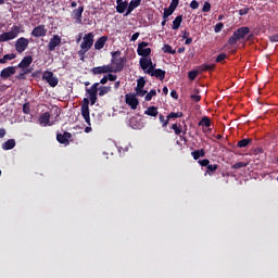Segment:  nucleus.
<instances>
[{
	"label": "nucleus",
	"mask_w": 278,
	"mask_h": 278,
	"mask_svg": "<svg viewBox=\"0 0 278 278\" xmlns=\"http://www.w3.org/2000/svg\"><path fill=\"white\" fill-rule=\"evenodd\" d=\"M92 45H94V34L88 33L83 37L80 50L78 51V56L80 58L81 62L86 60V53L92 49Z\"/></svg>",
	"instance_id": "obj_1"
},
{
	"label": "nucleus",
	"mask_w": 278,
	"mask_h": 278,
	"mask_svg": "<svg viewBox=\"0 0 278 278\" xmlns=\"http://www.w3.org/2000/svg\"><path fill=\"white\" fill-rule=\"evenodd\" d=\"M24 33L25 30L22 25H13L10 31H5L0 35V42H10V40L18 38V35Z\"/></svg>",
	"instance_id": "obj_2"
},
{
	"label": "nucleus",
	"mask_w": 278,
	"mask_h": 278,
	"mask_svg": "<svg viewBox=\"0 0 278 278\" xmlns=\"http://www.w3.org/2000/svg\"><path fill=\"white\" fill-rule=\"evenodd\" d=\"M89 105H90V100H88V98H85L83 100L80 112H81L83 118H85V122L89 126V127L85 128L86 134H90V131H92V127H90V125H92V124L90 123V106Z\"/></svg>",
	"instance_id": "obj_3"
},
{
	"label": "nucleus",
	"mask_w": 278,
	"mask_h": 278,
	"mask_svg": "<svg viewBox=\"0 0 278 278\" xmlns=\"http://www.w3.org/2000/svg\"><path fill=\"white\" fill-rule=\"evenodd\" d=\"M109 66H111L112 73L123 71V66H125V59L121 58V51H115L112 53V63Z\"/></svg>",
	"instance_id": "obj_4"
},
{
	"label": "nucleus",
	"mask_w": 278,
	"mask_h": 278,
	"mask_svg": "<svg viewBox=\"0 0 278 278\" xmlns=\"http://www.w3.org/2000/svg\"><path fill=\"white\" fill-rule=\"evenodd\" d=\"M249 31H251V29L247 26H243V27L237 29L232 34V36L228 39V43L229 45H236L238 42V40L244 39L247 34H249Z\"/></svg>",
	"instance_id": "obj_5"
},
{
	"label": "nucleus",
	"mask_w": 278,
	"mask_h": 278,
	"mask_svg": "<svg viewBox=\"0 0 278 278\" xmlns=\"http://www.w3.org/2000/svg\"><path fill=\"white\" fill-rule=\"evenodd\" d=\"M14 47L17 53H24V51H27V48L29 47V39L21 37L15 41Z\"/></svg>",
	"instance_id": "obj_6"
},
{
	"label": "nucleus",
	"mask_w": 278,
	"mask_h": 278,
	"mask_svg": "<svg viewBox=\"0 0 278 278\" xmlns=\"http://www.w3.org/2000/svg\"><path fill=\"white\" fill-rule=\"evenodd\" d=\"M139 64L142 71H144V73H147L148 75L153 68H155V65L153 64V61L151 60V58H147V56L141 58L139 61Z\"/></svg>",
	"instance_id": "obj_7"
},
{
	"label": "nucleus",
	"mask_w": 278,
	"mask_h": 278,
	"mask_svg": "<svg viewBox=\"0 0 278 278\" xmlns=\"http://www.w3.org/2000/svg\"><path fill=\"white\" fill-rule=\"evenodd\" d=\"M38 123L41 127H51L55 125V122H51V113L49 112L42 113L38 118Z\"/></svg>",
	"instance_id": "obj_8"
},
{
	"label": "nucleus",
	"mask_w": 278,
	"mask_h": 278,
	"mask_svg": "<svg viewBox=\"0 0 278 278\" xmlns=\"http://www.w3.org/2000/svg\"><path fill=\"white\" fill-rule=\"evenodd\" d=\"M42 79H45V81H47V84H49V86H51V88H55V86H58L59 84V79L58 77H55L53 75V72H49V71H46L42 75Z\"/></svg>",
	"instance_id": "obj_9"
},
{
	"label": "nucleus",
	"mask_w": 278,
	"mask_h": 278,
	"mask_svg": "<svg viewBox=\"0 0 278 278\" xmlns=\"http://www.w3.org/2000/svg\"><path fill=\"white\" fill-rule=\"evenodd\" d=\"M138 55H141V58H149L151 55V48H149L148 42H140L137 48Z\"/></svg>",
	"instance_id": "obj_10"
},
{
	"label": "nucleus",
	"mask_w": 278,
	"mask_h": 278,
	"mask_svg": "<svg viewBox=\"0 0 278 278\" xmlns=\"http://www.w3.org/2000/svg\"><path fill=\"white\" fill-rule=\"evenodd\" d=\"M60 45H62V37L60 35H53L48 43V50L54 51L56 47H60Z\"/></svg>",
	"instance_id": "obj_11"
},
{
	"label": "nucleus",
	"mask_w": 278,
	"mask_h": 278,
	"mask_svg": "<svg viewBox=\"0 0 278 278\" xmlns=\"http://www.w3.org/2000/svg\"><path fill=\"white\" fill-rule=\"evenodd\" d=\"M31 36H34V38H45V36H47L46 26L45 25L36 26L31 31Z\"/></svg>",
	"instance_id": "obj_12"
},
{
	"label": "nucleus",
	"mask_w": 278,
	"mask_h": 278,
	"mask_svg": "<svg viewBox=\"0 0 278 278\" xmlns=\"http://www.w3.org/2000/svg\"><path fill=\"white\" fill-rule=\"evenodd\" d=\"M15 74H16V66H9L1 71L0 77H1V79H8V78L12 77V75H15Z\"/></svg>",
	"instance_id": "obj_13"
},
{
	"label": "nucleus",
	"mask_w": 278,
	"mask_h": 278,
	"mask_svg": "<svg viewBox=\"0 0 278 278\" xmlns=\"http://www.w3.org/2000/svg\"><path fill=\"white\" fill-rule=\"evenodd\" d=\"M125 99H126L127 105H129L131 110H136L138 108L139 101H138V98H136V96L131 93H127L125 96Z\"/></svg>",
	"instance_id": "obj_14"
},
{
	"label": "nucleus",
	"mask_w": 278,
	"mask_h": 278,
	"mask_svg": "<svg viewBox=\"0 0 278 278\" xmlns=\"http://www.w3.org/2000/svg\"><path fill=\"white\" fill-rule=\"evenodd\" d=\"M112 65H103V66H98V67H93L91 70V72L93 73V75H103L105 73H113L112 72Z\"/></svg>",
	"instance_id": "obj_15"
},
{
	"label": "nucleus",
	"mask_w": 278,
	"mask_h": 278,
	"mask_svg": "<svg viewBox=\"0 0 278 278\" xmlns=\"http://www.w3.org/2000/svg\"><path fill=\"white\" fill-rule=\"evenodd\" d=\"M31 62H34V58H31V55L24 56L17 65V68H29V66H31Z\"/></svg>",
	"instance_id": "obj_16"
},
{
	"label": "nucleus",
	"mask_w": 278,
	"mask_h": 278,
	"mask_svg": "<svg viewBox=\"0 0 278 278\" xmlns=\"http://www.w3.org/2000/svg\"><path fill=\"white\" fill-rule=\"evenodd\" d=\"M148 75H151V77H156V79H161V81H164V78L166 77V72L163 70L153 68Z\"/></svg>",
	"instance_id": "obj_17"
},
{
	"label": "nucleus",
	"mask_w": 278,
	"mask_h": 278,
	"mask_svg": "<svg viewBox=\"0 0 278 278\" xmlns=\"http://www.w3.org/2000/svg\"><path fill=\"white\" fill-rule=\"evenodd\" d=\"M70 138H73L71 132H64L63 135L62 134L56 135V140H58V142H60V144H68Z\"/></svg>",
	"instance_id": "obj_18"
},
{
	"label": "nucleus",
	"mask_w": 278,
	"mask_h": 278,
	"mask_svg": "<svg viewBox=\"0 0 278 278\" xmlns=\"http://www.w3.org/2000/svg\"><path fill=\"white\" fill-rule=\"evenodd\" d=\"M105 42H108V36H102L94 42V49L96 51H101L103 47H105Z\"/></svg>",
	"instance_id": "obj_19"
},
{
	"label": "nucleus",
	"mask_w": 278,
	"mask_h": 278,
	"mask_svg": "<svg viewBox=\"0 0 278 278\" xmlns=\"http://www.w3.org/2000/svg\"><path fill=\"white\" fill-rule=\"evenodd\" d=\"M142 3V0H131L128 4L126 16H129V13L136 10Z\"/></svg>",
	"instance_id": "obj_20"
},
{
	"label": "nucleus",
	"mask_w": 278,
	"mask_h": 278,
	"mask_svg": "<svg viewBox=\"0 0 278 278\" xmlns=\"http://www.w3.org/2000/svg\"><path fill=\"white\" fill-rule=\"evenodd\" d=\"M81 14H84V7H79L73 11V18H75L78 24H81Z\"/></svg>",
	"instance_id": "obj_21"
},
{
	"label": "nucleus",
	"mask_w": 278,
	"mask_h": 278,
	"mask_svg": "<svg viewBox=\"0 0 278 278\" xmlns=\"http://www.w3.org/2000/svg\"><path fill=\"white\" fill-rule=\"evenodd\" d=\"M14 147H16V141L14 139H9L2 144L4 151H10V149H14Z\"/></svg>",
	"instance_id": "obj_22"
},
{
	"label": "nucleus",
	"mask_w": 278,
	"mask_h": 278,
	"mask_svg": "<svg viewBox=\"0 0 278 278\" xmlns=\"http://www.w3.org/2000/svg\"><path fill=\"white\" fill-rule=\"evenodd\" d=\"M144 114L147 116H157V114H160V112L157 111V106H149L146 111Z\"/></svg>",
	"instance_id": "obj_23"
},
{
	"label": "nucleus",
	"mask_w": 278,
	"mask_h": 278,
	"mask_svg": "<svg viewBox=\"0 0 278 278\" xmlns=\"http://www.w3.org/2000/svg\"><path fill=\"white\" fill-rule=\"evenodd\" d=\"M191 155H192L193 160H199L200 157H205V150L204 149L195 150V151L191 152Z\"/></svg>",
	"instance_id": "obj_24"
},
{
	"label": "nucleus",
	"mask_w": 278,
	"mask_h": 278,
	"mask_svg": "<svg viewBox=\"0 0 278 278\" xmlns=\"http://www.w3.org/2000/svg\"><path fill=\"white\" fill-rule=\"evenodd\" d=\"M127 8H129V3L127 1H124L117 4L116 11L118 12V14H123L125 13V10H127Z\"/></svg>",
	"instance_id": "obj_25"
},
{
	"label": "nucleus",
	"mask_w": 278,
	"mask_h": 278,
	"mask_svg": "<svg viewBox=\"0 0 278 278\" xmlns=\"http://www.w3.org/2000/svg\"><path fill=\"white\" fill-rule=\"evenodd\" d=\"M182 21H184V16L178 15V16L173 21L172 29H178L179 27H181Z\"/></svg>",
	"instance_id": "obj_26"
},
{
	"label": "nucleus",
	"mask_w": 278,
	"mask_h": 278,
	"mask_svg": "<svg viewBox=\"0 0 278 278\" xmlns=\"http://www.w3.org/2000/svg\"><path fill=\"white\" fill-rule=\"evenodd\" d=\"M16 54L11 53V54H5L2 59H0V64H8V62L15 60Z\"/></svg>",
	"instance_id": "obj_27"
},
{
	"label": "nucleus",
	"mask_w": 278,
	"mask_h": 278,
	"mask_svg": "<svg viewBox=\"0 0 278 278\" xmlns=\"http://www.w3.org/2000/svg\"><path fill=\"white\" fill-rule=\"evenodd\" d=\"M99 90V83L93 84L90 89L87 90L89 97L97 96V91Z\"/></svg>",
	"instance_id": "obj_28"
},
{
	"label": "nucleus",
	"mask_w": 278,
	"mask_h": 278,
	"mask_svg": "<svg viewBox=\"0 0 278 278\" xmlns=\"http://www.w3.org/2000/svg\"><path fill=\"white\" fill-rule=\"evenodd\" d=\"M29 73H31V70L21 68L18 75L16 76V79H25V75H29Z\"/></svg>",
	"instance_id": "obj_29"
},
{
	"label": "nucleus",
	"mask_w": 278,
	"mask_h": 278,
	"mask_svg": "<svg viewBox=\"0 0 278 278\" xmlns=\"http://www.w3.org/2000/svg\"><path fill=\"white\" fill-rule=\"evenodd\" d=\"M249 144H251V139H242L238 142L237 147L244 149V147H249Z\"/></svg>",
	"instance_id": "obj_30"
},
{
	"label": "nucleus",
	"mask_w": 278,
	"mask_h": 278,
	"mask_svg": "<svg viewBox=\"0 0 278 278\" xmlns=\"http://www.w3.org/2000/svg\"><path fill=\"white\" fill-rule=\"evenodd\" d=\"M199 125H200V126H203V127H211L212 122L210 121L208 117H203V118L199 122Z\"/></svg>",
	"instance_id": "obj_31"
},
{
	"label": "nucleus",
	"mask_w": 278,
	"mask_h": 278,
	"mask_svg": "<svg viewBox=\"0 0 278 278\" xmlns=\"http://www.w3.org/2000/svg\"><path fill=\"white\" fill-rule=\"evenodd\" d=\"M173 12H175V8L173 7L165 9L163 13V18H168V16H172Z\"/></svg>",
	"instance_id": "obj_32"
},
{
	"label": "nucleus",
	"mask_w": 278,
	"mask_h": 278,
	"mask_svg": "<svg viewBox=\"0 0 278 278\" xmlns=\"http://www.w3.org/2000/svg\"><path fill=\"white\" fill-rule=\"evenodd\" d=\"M112 87H100L99 88V97H104L108 92H111Z\"/></svg>",
	"instance_id": "obj_33"
},
{
	"label": "nucleus",
	"mask_w": 278,
	"mask_h": 278,
	"mask_svg": "<svg viewBox=\"0 0 278 278\" xmlns=\"http://www.w3.org/2000/svg\"><path fill=\"white\" fill-rule=\"evenodd\" d=\"M247 166H249V162L244 163V162H238L235 163L232 165V168H235L236 170L240 169V168H247Z\"/></svg>",
	"instance_id": "obj_34"
},
{
	"label": "nucleus",
	"mask_w": 278,
	"mask_h": 278,
	"mask_svg": "<svg viewBox=\"0 0 278 278\" xmlns=\"http://www.w3.org/2000/svg\"><path fill=\"white\" fill-rule=\"evenodd\" d=\"M181 116H184L181 112H172L167 115V121H170V118H181Z\"/></svg>",
	"instance_id": "obj_35"
},
{
	"label": "nucleus",
	"mask_w": 278,
	"mask_h": 278,
	"mask_svg": "<svg viewBox=\"0 0 278 278\" xmlns=\"http://www.w3.org/2000/svg\"><path fill=\"white\" fill-rule=\"evenodd\" d=\"M163 52L164 53H172V55H175V50H173V47L168 46V45H165L163 47Z\"/></svg>",
	"instance_id": "obj_36"
},
{
	"label": "nucleus",
	"mask_w": 278,
	"mask_h": 278,
	"mask_svg": "<svg viewBox=\"0 0 278 278\" xmlns=\"http://www.w3.org/2000/svg\"><path fill=\"white\" fill-rule=\"evenodd\" d=\"M155 94H157V91H155V89L151 90L149 93H147L146 101H151Z\"/></svg>",
	"instance_id": "obj_37"
},
{
	"label": "nucleus",
	"mask_w": 278,
	"mask_h": 278,
	"mask_svg": "<svg viewBox=\"0 0 278 278\" xmlns=\"http://www.w3.org/2000/svg\"><path fill=\"white\" fill-rule=\"evenodd\" d=\"M147 84V81L144 80V78H139L138 83H137V88L138 90L144 88V85Z\"/></svg>",
	"instance_id": "obj_38"
},
{
	"label": "nucleus",
	"mask_w": 278,
	"mask_h": 278,
	"mask_svg": "<svg viewBox=\"0 0 278 278\" xmlns=\"http://www.w3.org/2000/svg\"><path fill=\"white\" fill-rule=\"evenodd\" d=\"M223 27H225V24L217 23L214 28L215 34H220V31H223Z\"/></svg>",
	"instance_id": "obj_39"
},
{
	"label": "nucleus",
	"mask_w": 278,
	"mask_h": 278,
	"mask_svg": "<svg viewBox=\"0 0 278 278\" xmlns=\"http://www.w3.org/2000/svg\"><path fill=\"white\" fill-rule=\"evenodd\" d=\"M160 122L162 123V127H168V118H165L164 115L159 116Z\"/></svg>",
	"instance_id": "obj_40"
},
{
	"label": "nucleus",
	"mask_w": 278,
	"mask_h": 278,
	"mask_svg": "<svg viewBox=\"0 0 278 278\" xmlns=\"http://www.w3.org/2000/svg\"><path fill=\"white\" fill-rule=\"evenodd\" d=\"M216 170H218V165L217 164H213L207 166V172L208 173H216Z\"/></svg>",
	"instance_id": "obj_41"
},
{
	"label": "nucleus",
	"mask_w": 278,
	"mask_h": 278,
	"mask_svg": "<svg viewBox=\"0 0 278 278\" xmlns=\"http://www.w3.org/2000/svg\"><path fill=\"white\" fill-rule=\"evenodd\" d=\"M172 129H174L176 136H179V134H181V126H178L177 124L172 125Z\"/></svg>",
	"instance_id": "obj_42"
},
{
	"label": "nucleus",
	"mask_w": 278,
	"mask_h": 278,
	"mask_svg": "<svg viewBox=\"0 0 278 278\" xmlns=\"http://www.w3.org/2000/svg\"><path fill=\"white\" fill-rule=\"evenodd\" d=\"M210 10H212V4H210V2H205L202 8V12H210Z\"/></svg>",
	"instance_id": "obj_43"
},
{
	"label": "nucleus",
	"mask_w": 278,
	"mask_h": 278,
	"mask_svg": "<svg viewBox=\"0 0 278 278\" xmlns=\"http://www.w3.org/2000/svg\"><path fill=\"white\" fill-rule=\"evenodd\" d=\"M197 75L198 73L194 71L188 73V77L189 79H191V81H194V79H197Z\"/></svg>",
	"instance_id": "obj_44"
},
{
	"label": "nucleus",
	"mask_w": 278,
	"mask_h": 278,
	"mask_svg": "<svg viewBox=\"0 0 278 278\" xmlns=\"http://www.w3.org/2000/svg\"><path fill=\"white\" fill-rule=\"evenodd\" d=\"M199 164H200V166H206V167H208V166H210V160H207V159L200 160V161H199Z\"/></svg>",
	"instance_id": "obj_45"
},
{
	"label": "nucleus",
	"mask_w": 278,
	"mask_h": 278,
	"mask_svg": "<svg viewBox=\"0 0 278 278\" xmlns=\"http://www.w3.org/2000/svg\"><path fill=\"white\" fill-rule=\"evenodd\" d=\"M191 10H198L199 9V2L197 0H192L190 3Z\"/></svg>",
	"instance_id": "obj_46"
},
{
	"label": "nucleus",
	"mask_w": 278,
	"mask_h": 278,
	"mask_svg": "<svg viewBox=\"0 0 278 278\" xmlns=\"http://www.w3.org/2000/svg\"><path fill=\"white\" fill-rule=\"evenodd\" d=\"M137 97H144L147 94V90L143 89H136Z\"/></svg>",
	"instance_id": "obj_47"
},
{
	"label": "nucleus",
	"mask_w": 278,
	"mask_h": 278,
	"mask_svg": "<svg viewBox=\"0 0 278 278\" xmlns=\"http://www.w3.org/2000/svg\"><path fill=\"white\" fill-rule=\"evenodd\" d=\"M227 59V54L222 53L216 58V62H223L224 60Z\"/></svg>",
	"instance_id": "obj_48"
},
{
	"label": "nucleus",
	"mask_w": 278,
	"mask_h": 278,
	"mask_svg": "<svg viewBox=\"0 0 278 278\" xmlns=\"http://www.w3.org/2000/svg\"><path fill=\"white\" fill-rule=\"evenodd\" d=\"M23 112H24V114H29L30 108H29V104H28V103H25V104L23 105Z\"/></svg>",
	"instance_id": "obj_49"
},
{
	"label": "nucleus",
	"mask_w": 278,
	"mask_h": 278,
	"mask_svg": "<svg viewBox=\"0 0 278 278\" xmlns=\"http://www.w3.org/2000/svg\"><path fill=\"white\" fill-rule=\"evenodd\" d=\"M177 5H179V0H173L169 8H174V11L177 9Z\"/></svg>",
	"instance_id": "obj_50"
},
{
	"label": "nucleus",
	"mask_w": 278,
	"mask_h": 278,
	"mask_svg": "<svg viewBox=\"0 0 278 278\" xmlns=\"http://www.w3.org/2000/svg\"><path fill=\"white\" fill-rule=\"evenodd\" d=\"M239 14H240V16H244L245 14H249V9L244 8V9L239 10Z\"/></svg>",
	"instance_id": "obj_51"
},
{
	"label": "nucleus",
	"mask_w": 278,
	"mask_h": 278,
	"mask_svg": "<svg viewBox=\"0 0 278 278\" xmlns=\"http://www.w3.org/2000/svg\"><path fill=\"white\" fill-rule=\"evenodd\" d=\"M191 99L192 101H195V103H199V101H201V96L192 94Z\"/></svg>",
	"instance_id": "obj_52"
},
{
	"label": "nucleus",
	"mask_w": 278,
	"mask_h": 278,
	"mask_svg": "<svg viewBox=\"0 0 278 278\" xmlns=\"http://www.w3.org/2000/svg\"><path fill=\"white\" fill-rule=\"evenodd\" d=\"M137 38H140V33H135V34L131 36V38H130L131 42H136V39H137Z\"/></svg>",
	"instance_id": "obj_53"
},
{
	"label": "nucleus",
	"mask_w": 278,
	"mask_h": 278,
	"mask_svg": "<svg viewBox=\"0 0 278 278\" xmlns=\"http://www.w3.org/2000/svg\"><path fill=\"white\" fill-rule=\"evenodd\" d=\"M106 77H108L109 81H116V75H114V74H109Z\"/></svg>",
	"instance_id": "obj_54"
},
{
	"label": "nucleus",
	"mask_w": 278,
	"mask_h": 278,
	"mask_svg": "<svg viewBox=\"0 0 278 278\" xmlns=\"http://www.w3.org/2000/svg\"><path fill=\"white\" fill-rule=\"evenodd\" d=\"M270 42H278V34L269 37Z\"/></svg>",
	"instance_id": "obj_55"
},
{
	"label": "nucleus",
	"mask_w": 278,
	"mask_h": 278,
	"mask_svg": "<svg viewBox=\"0 0 278 278\" xmlns=\"http://www.w3.org/2000/svg\"><path fill=\"white\" fill-rule=\"evenodd\" d=\"M91 105H94L97 103V96H89Z\"/></svg>",
	"instance_id": "obj_56"
},
{
	"label": "nucleus",
	"mask_w": 278,
	"mask_h": 278,
	"mask_svg": "<svg viewBox=\"0 0 278 278\" xmlns=\"http://www.w3.org/2000/svg\"><path fill=\"white\" fill-rule=\"evenodd\" d=\"M170 97H172L173 99H179V94H178L177 91H175V90H173V91L170 92Z\"/></svg>",
	"instance_id": "obj_57"
},
{
	"label": "nucleus",
	"mask_w": 278,
	"mask_h": 278,
	"mask_svg": "<svg viewBox=\"0 0 278 278\" xmlns=\"http://www.w3.org/2000/svg\"><path fill=\"white\" fill-rule=\"evenodd\" d=\"M204 71H214V65H203Z\"/></svg>",
	"instance_id": "obj_58"
},
{
	"label": "nucleus",
	"mask_w": 278,
	"mask_h": 278,
	"mask_svg": "<svg viewBox=\"0 0 278 278\" xmlns=\"http://www.w3.org/2000/svg\"><path fill=\"white\" fill-rule=\"evenodd\" d=\"M5 137V129L0 128V138H4Z\"/></svg>",
	"instance_id": "obj_59"
},
{
	"label": "nucleus",
	"mask_w": 278,
	"mask_h": 278,
	"mask_svg": "<svg viewBox=\"0 0 278 278\" xmlns=\"http://www.w3.org/2000/svg\"><path fill=\"white\" fill-rule=\"evenodd\" d=\"M100 84L104 85L108 84V76H104L101 80Z\"/></svg>",
	"instance_id": "obj_60"
},
{
	"label": "nucleus",
	"mask_w": 278,
	"mask_h": 278,
	"mask_svg": "<svg viewBox=\"0 0 278 278\" xmlns=\"http://www.w3.org/2000/svg\"><path fill=\"white\" fill-rule=\"evenodd\" d=\"M185 45H192V38H187Z\"/></svg>",
	"instance_id": "obj_61"
},
{
	"label": "nucleus",
	"mask_w": 278,
	"mask_h": 278,
	"mask_svg": "<svg viewBox=\"0 0 278 278\" xmlns=\"http://www.w3.org/2000/svg\"><path fill=\"white\" fill-rule=\"evenodd\" d=\"M163 92H164V94H168V87H164Z\"/></svg>",
	"instance_id": "obj_62"
},
{
	"label": "nucleus",
	"mask_w": 278,
	"mask_h": 278,
	"mask_svg": "<svg viewBox=\"0 0 278 278\" xmlns=\"http://www.w3.org/2000/svg\"><path fill=\"white\" fill-rule=\"evenodd\" d=\"M184 51H186V48H179L178 49V53H184Z\"/></svg>",
	"instance_id": "obj_63"
},
{
	"label": "nucleus",
	"mask_w": 278,
	"mask_h": 278,
	"mask_svg": "<svg viewBox=\"0 0 278 278\" xmlns=\"http://www.w3.org/2000/svg\"><path fill=\"white\" fill-rule=\"evenodd\" d=\"M72 8H77V2H72Z\"/></svg>",
	"instance_id": "obj_64"
}]
</instances>
